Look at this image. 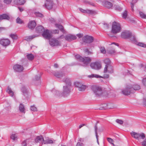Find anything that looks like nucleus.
<instances>
[{
	"instance_id": "f257e3e1",
	"label": "nucleus",
	"mask_w": 146,
	"mask_h": 146,
	"mask_svg": "<svg viewBox=\"0 0 146 146\" xmlns=\"http://www.w3.org/2000/svg\"><path fill=\"white\" fill-rule=\"evenodd\" d=\"M64 82L66 85L63 86V92L62 94L64 96H66L70 94V86L71 83L70 80L68 78H66L64 80Z\"/></svg>"
},
{
	"instance_id": "f03ea898",
	"label": "nucleus",
	"mask_w": 146,
	"mask_h": 146,
	"mask_svg": "<svg viewBox=\"0 0 146 146\" xmlns=\"http://www.w3.org/2000/svg\"><path fill=\"white\" fill-rule=\"evenodd\" d=\"M121 28L120 24L116 22L113 23L111 29V33L113 34H116L120 32Z\"/></svg>"
},
{
	"instance_id": "7ed1b4c3",
	"label": "nucleus",
	"mask_w": 146,
	"mask_h": 146,
	"mask_svg": "<svg viewBox=\"0 0 146 146\" xmlns=\"http://www.w3.org/2000/svg\"><path fill=\"white\" fill-rule=\"evenodd\" d=\"M91 89L97 96H101L103 93L102 89L100 87L93 85Z\"/></svg>"
},
{
	"instance_id": "20e7f679",
	"label": "nucleus",
	"mask_w": 146,
	"mask_h": 146,
	"mask_svg": "<svg viewBox=\"0 0 146 146\" xmlns=\"http://www.w3.org/2000/svg\"><path fill=\"white\" fill-rule=\"evenodd\" d=\"M75 57L77 59L83 62L84 66H86L91 61V60L89 58L87 57L83 58L79 55H76Z\"/></svg>"
},
{
	"instance_id": "39448f33",
	"label": "nucleus",
	"mask_w": 146,
	"mask_h": 146,
	"mask_svg": "<svg viewBox=\"0 0 146 146\" xmlns=\"http://www.w3.org/2000/svg\"><path fill=\"white\" fill-rule=\"evenodd\" d=\"M131 85H129L127 86L125 89H123L122 90V93L125 95H128L130 94L133 93V90L131 89Z\"/></svg>"
},
{
	"instance_id": "423d86ee",
	"label": "nucleus",
	"mask_w": 146,
	"mask_h": 146,
	"mask_svg": "<svg viewBox=\"0 0 146 146\" xmlns=\"http://www.w3.org/2000/svg\"><path fill=\"white\" fill-rule=\"evenodd\" d=\"M131 134L132 137L138 140H139L140 137L141 139H143L145 137V134L143 133L140 134L132 131L131 133Z\"/></svg>"
},
{
	"instance_id": "0eeeda50",
	"label": "nucleus",
	"mask_w": 146,
	"mask_h": 146,
	"mask_svg": "<svg viewBox=\"0 0 146 146\" xmlns=\"http://www.w3.org/2000/svg\"><path fill=\"white\" fill-rule=\"evenodd\" d=\"M49 43L52 46H61V43L58 40L55 38H52L50 39Z\"/></svg>"
},
{
	"instance_id": "6e6552de",
	"label": "nucleus",
	"mask_w": 146,
	"mask_h": 146,
	"mask_svg": "<svg viewBox=\"0 0 146 146\" xmlns=\"http://www.w3.org/2000/svg\"><path fill=\"white\" fill-rule=\"evenodd\" d=\"M74 85L76 87L78 88V90L80 91H83L86 88V86L79 82H76L74 83Z\"/></svg>"
},
{
	"instance_id": "1a4fd4ad",
	"label": "nucleus",
	"mask_w": 146,
	"mask_h": 146,
	"mask_svg": "<svg viewBox=\"0 0 146 146\" xmlns=\"http://www.w3.org/2000/svg\"><path fill=\"white\" fill-rule=\"evenodd\" d=\"M82 41L87 43H90L92 42L94 40V38L91 36L86 35L82 38Z\"/></svg>"
},
{
	"instance_id": "9d476101",
	"label": "nucleus",
	"mask_w": 146,
	"mask_h": 146,
	"mask_svg": "<svg viewBox=\"0 0 146 146\" xmlns=\"http://www.w3.org/2000/svg\"><path fill=\"white\" fill-rule=\"evenodd\" d=\"M53 1L52 0H46L44 6L48 9H50L53 7Z\"/></svg>"
},
{
	"instance_id": "9b49d317",
	"label": "nucleus",
	"mask_w": 146,
	"mask_h": 146,
	"mask_svg": "<svg viewBox=\"0 0 146 146\" xmlns=\"http://www.w3.org/2000/svg\"><path fill=\"white\" fill-rule=\"evenodd\" d=\"M11 41L8 39L3 38L0 40V44L3 46L6 47L10 44Z\"/></svg>"
},
{
	"instance_id": "f8f14e48",
	"label": "nucleus",
	"mask_w": 146,
	"mask_h": 146,
	"mask_svg": "<svg viewBox=\"0 0 146 146\" xmlns=\"http://www.w3.org/2000/svg\"><path fill=\"white\" fill-rule=\"evenodd\" d=\"M131 33L129 31H125L121 33V37L124 38H128L131 35Z\"/></svg>"
},
{
	"instance_id": "ddd939ff",
	"label": "nucleus",
	"mask_w": 146,
	"mask_h": 146,
	"mask_svg": "<svg viewBox=\"0 0 146 146\" xmlns=\"http://www.w3.org/2000/svg\"><path fill=\"white\" fill-rule=\"evenodd\" d=\"M13 68L15 72H21L24 70L23 67L22 66L17 64L14 65Z\"/></svg>"
},
{
	"instance_id": "4468645a",
	"label": "nucleus",
	"mask_w": 146,
	"mask_h": 146,
	"mask_svg": "<svg viewBox=\"0 0 146 146\" xmlns=\"http://www.w3.org/2000/svg\"><path fill=\"white\" fill-rule=\"evenodd\" d=\"M90 66L92 68L96 70H99L101 68L100 63L98 62L92 63Z\"/></svg>"
},
{
	"instance_id": "2eb2a0df",
	"label": "nucleus",
	"mask_w": 146,
	"mask_h": 146,
	"mask_svg": "<svg viewBox=\"0 0 146 146\" xmlns=\"http://www.w3.org/2000/svg\"><path fill=\"white\" fill-rule=\"evenodd\" d=\"M76 38V36L74 35L68 34L65 36V39L68 41H71Z\"/></svg>"
},
{
	"instance_id": "dca6fc26",
	"label": "nucleus",
	"mask_w": 146,
	"mask_h": 146,
	"mask_svg": "<svg viewBox=\"0 0 146 146\" xmlns=\"http://www.w3.org/2000/svg\"><path fill=\"white\" fill-rule=\"evenodd\" d=\"M104 72H108L111 74L113 73V67L110 65H106L104 68Z\"/></svg>"
},
{
	"instance_id": "f3484780",
	"label": "nucleus",
	"mask_w": 146,
	"mask_h": 146,
	"mask_svg": "<svg viewBox=\"0 0 146 146\" xmlns=\"http://www.w3.org/2000/svg\"><path fill=\"white\" fill-rule=\"evenodd\" d=\"M79 9L81 12L84 13H87L91 15L96 14V13L95 11L93 10L89 9L84 10L81 8H79Z\"/></svg>"
},
{
	"instance_id": "a211bd4d",
	"label": "nucleus",
	"mask_w": 146,
	"mask_h": 146,
	"mask_svg": "<svg viewBox=\"0 0 146 146\" xmlns=\"http://www.w3.org/2000/svg\"><path fill=\"white\" fill-rule=\"evenodd\" d=\"M42 35L44 37L47 39H49L52 37L51 34L47 29L46 31L44 30L42 34Z\"/></svg>"
},
{
	"instance_id": "6ab92c4d",
	"label": "nucleus",
	"mask_w": 146,
	"mask_h": 146,
	"mask_svg": "<svg viewBox=\"0 0 146 146\" xmlns=\"http://www.w3.org/2000/svg\"><path fill=\"white\" fill-rule=\"evenodd\" d=\"M44 139L41 135L38 136L36 137L35 140V142L36 143H40L42 144L44 142Z\"/></svg>"
},
{
	"instance_id": "aec40b11",
	"label": "nucleus",
	"mask_w": 146,
	"mask_h": 146,
	"mask_svg": "<svg viewBox=\"0 0 146 146\" xmlns=\"http://www.w3.org/2000/svg\"><path fill=\"white\" fill-rule=\"evenodd\" d=\"M103 5L106 7L108 9L111 8L112 7V4L110 2L104 1L102 2Z\"/></svg>"
},
{
	"instance_id": "412c9836",
	"label": "nucleus",
	"mask_w": 146,
	"mask_h": 146,
	"mask_svg": "<svg viewBox=\"0 0 146 146\" xmlns=\"http://www.w3.org/2000/svg\"><path fill=\"white\" fill-rule=\"evenodd\" d=\"M36 25V24L35 21H31L28 23V26L29 29H32L35 27Z\"/></svg>"
},
{
	"instance_id": "4be33fe9",
	"label": "nucleus",
	"mask_w": 146,
	"mask_h": 146,
	"mask_svg": "<svg viewBox=\"0 0 146 146\" xmlns=\"http://www.w3.org/2000/svg\"><path fill=\"white\" fill-rule=\"evenodd\" d=\"M131 85V89H132L133 90V93H134L135 91L139 90L141 89L140 85L137 84H136L133 85Z\"/></svg>"
},
{
	"instance_id": "5701e85b",
	"label": "nucleus",
	"mask_w": 146,
	"mask_h": 146,
	"mask_svg": "<svg viewBox=\"0 0 146 146\" xmlns=\"http://www.w3.org/2000/svg\"><path fill=\"white\" fill-rule=\"evenodd\" d=\"M107 53L110 54H114L116 53L115 48L114 47H111L108 48L107 50Z\"/></svg>"
},
{
	"instance_id": "b1692460",
	"label": "nucleus",
	"mask_w": 146,
	"mask_h": 146,
	"mask_svg": "<svg viewBox=\"0 0 146 146\" xmlns=\"http://www.w3.org/2000/svg\"><path fill=\"white\" fill-rule=\"evenodd\" d=\"M98 123V121H97L96 124V125L94 127L95 128V135L97 139V141L98 144L99 145V143L98 141V134L97 131H98V127L97 126V124Z\"/></svg>"
},
{
	"instance_id": "393cba45",
	"label": "nucleus",
	"mask_w": 146,
	"mask_h": 146,
	"mask_svg": "<svg viewBox=\"0 0 146 146\" xmlns=\"http://www.w3.org/2000/svg\"><path fill=\"white\" fill-rule=\"evenodd\" d=\"M44 28L42 26H37L36 28V31L37 33H42L44 31Z\"/></svg>"
},
{
	"instance_id": "a878e982",
	"label": "nucleus",
	"mask_w": 146,
	"mask_h": 146,
	"mask_svg": "<svg viewBox=\"0 0 146 146\" xmlns=\"http://www.w3.org/2000/svg\"><path fill=\"white\" fill-rule=\"evenodd\" d=\"M14 1L15 4L20 5H23L25 2L24 0H14Z\"/></svg>"
},
{
	"instance_id": "bb28decb",
	"label": "nucleus",
	"mask_w": 146,
	"mask_h": 146,
	"mask_svg": "<svg viewBox=\"0 0 146 146\" xmlns=\"http://www.w3.org/2000/svg\"><path fill=\"white\" fill-rule=\"evenodd\" d=\"M10 17L9 15L6 14H3L0 15V20L7 19L9 20Z\"/></svg>"
},
{
	"instance_id": "cd10ccee",
	"label": "nucleus",
	"mask_w": 146,
	"mask_h": 146,
	"mask_svg": "<svg viewBox=\"0 0 146 146\" xmlns=\"http://www.w3.org/2000/svg\"><path fill=\"white\" fill-rule=\"evenodd\" d=\"M19 109L20 111L21 112L25 113V108L24 105L22 104H20L19 106Z\"/></svg>"
},
{
	"instance_id": "c85d7f7f",
	"label": "nucleus",
	"mask_w": 146,
	"mask_h": 146,
	"mask_svg": "<svg viewBox=\"0 0 146 146\" xmlns=\"http://www.w3.org/2000/svg\"><path fill=\"white\" fill-rule=\"evenodd\" d=\"M88 77L90 78H103V77L96 74H92L90 75H88Z\"/></svg>"
},
{
	"instance_id": "c756f323",
	"label": "nucleus",
	"mask_w": 146,
	"mask_h": 146,
	"mask_svg": "<svg viewBox=\"0 0 146 146\" xmlns=\"http://www.w3.org/2000/svg\"><path fill=\"white\" fill-rule=\"evenodd\" d=\"M53 73L54 75L56 77L58 78H60L62 77L63 76V74L62 73H59L58 72H53Z\"/></svg>"
},
{
	"instance_id": "7c9ffc66",
	"label": "nucleus",
	"mask_w": 146,
	"mask_h": 146,
	"mask_svg": "<svg viewBox=\"0 0 146 146\" xmlns=\"http://www.w3.org/2000/svg\"><path fill=\"white\" fill-rule=\"evenodd\" d=\"M6 91L11 96H13V92L9 87H8Z\"/></svg>"
},
{
	"instance_id": "2f4dec72",
	"label": "nucleus",
	"mask_w": 146,
	"mask_h": 146,
	"mask_svg": "<svg viewBox=\"0 0 146 146\" xmlns=\"http://www.w3.org/2000/svg\"><path fill=\"white\" fill-rule=\"evenodd\" d=\"M131 41L133 43H136V40L135 38V37L134 35H132L131 34V35L129 38Z\"/></svg>"
},
{
	"instance_id": "473e14b6",
	"label": "nucleus",
	"mask_w": 146,
	"mask_h": 146,
	"mask_svg": "<svg viewBox=\"0 0 146 146\" xmlns=\"http://www.w3.org/2000/svg\"><path fill=\"white\" fill-rule=\"evenodd\" d=\"M27 59L30 60H33L34 58V55L31 53L27 54Z\"/></svg>"
},
{
	"instance_id": "72a5a7b5",
	"label": "nucleus",
	"mask_w": 146,
	"mask_h": 146,
	"mask_svg": "<svg viewBox=\"0 0 146 146\" xmlns=\"http://www.w3.org/2000/svg\"><path fill=\"white\" fill-rule=\"evenodd\" d=\"M36 37V36L35 35H33L32 36H27L25 37V40L27 41H29L32 40L33 38L35 37Z\"/></svg>"
},
{
	"instance_id": "f704fd0d",
	"label": "nucleus",
	"mask_w": 146,
	"mask_h": 146,
	"mask_svg": "<svg viewBox=\"0 0 146 146\" xmlns=\"http://www.w3.org/2000/svg\"><path fill=\"white\" fill-rule=\"evenodd\" d=\"M55 26L57 28H58L60 31H62V32H64V28L61 25L56 24H55Z\"/></svg>"
},
{
	"instance_id": "c9c22d12",
	"label": "nucleus",
	"mask_w": 146,
	"mask_h": 146,
	"mask_svg": "<svg viewBox=\"0 0 146 146\" xmlns=\"http://www.w3.org/2000/svg\"><path fill=\"white\" fill-rule=\"evenodd\" d=\"M11 138L13 141H15L17 139V134H12L11 136Z\"/></svg>"
},
{
	"instance_id": "e433bc0d",
	"label": "nucleus",
	"mask_w": 146,
	"mask_h": 146,
	"mask_svg": "<svg viewBox=\"0 0 146 146\" xmlns=\"http://www.w3.org/2000/svg\"><path fill=\"white\" fill-rule=\"evenodd\" d=\"M52 92L54 95L59 96L60 94V93L59 91L54 89H53L52 91Z\"/></svg>"
},
{
	"instance_id": "4c0bfd02",
	"label": "nucleus",
	"mask_w": 146,
	"mask_h": 146,
	"mask_svg": "<svg viewBox=\"0 0 146 146\" xmlns=\"http://www.w3.org/2000/svg\"><path fill=\"white\" fill-rule=\"evenodd\" d=\"M122 17L124 19H126L127 16V12L126 10H125L122 14Z\"/></svg>"
},
{
	"instance_id": "58836bf2",
	"label": "nucleus",
	"mask_w": 146,
	"mask_h": 146,
	"mask_svg": "<svg viewBox=\"0 0 146 146\" xmlns=\"http://www.w3.org/2000/svg\"><path fill=\"white\" fill-rule=\"evenodd\" d=\"M138 0H133L131 3V7L132 11H133L134 10L133 8L134 4L137 2Z\"/></svg>"
},
{
	"instance_id": "ea45409f",
	"label": "nucleus",
	"mask_w": 146,
	"mask_h": 146,
	"mask_svg": "<svg viewBox=\"0 0 146 146\" xmlns=\"http://www.w3.org/2000/svg\"><path fill=\"white\" fill-rule=\"evenodd\" d=\"M35 14L36 17H43V15L39 12H35Z\"/></svg>"
},
{
	"instance_id": "a19ab883",
	"label": "nucleus",
	"mask_w": 146,
	"mask_h": 146,
	"mask_svg": "<svg viewBox=\"0 0 146 146\" xmlns=\"http://www.w3.org/2000/svg\"><path fill=\"white\" fill-rule=\"evenodd\" d=\"M104 62L106 65H110V61L109 58H106L104 60Z\"/></svg>"
},
{
	"instance_id": "79ce46f5",
	"label": "nucleus",
	"mask_w": 146,
	"mask_h": 146,
	"mask_svg": "<svg viewBox=\"0 0 146 146\" xmlns=\"http://www.w3.org/2000/svg\"><path fill=\"white\" fill-rule=\"evenodd\" d=\"M21 90L22 92L24 94V95H25V94H26L27 93V90L25 88V87L24 86H23L21 89Z\"/></svg>"
},
{
	"instance_id": "37998d69",
	"label": "nucleus",
	"mask_w": 146,
	"mask_h": 146,
	"mask_svg": "<svg viewBox=\"0 0 146 146\" xmlns=\"http://www.w3.org/2000/svg\"><path fill=\"white\" fill-rule=\"evenodd\" d=\"M100 50L101 53L103 54H105L106 50L105 48L103 47H100Z\"/></svg>"
},
{
	"instance_id": "c03bdc74",
	"label": "nucleus",
	"mask_w": 146,
	"mask_h": 146,
	"mask_svg": "<svg viewBox=\"0 0 146 146\" xmlns=\"http://www.w3.org/2000/svg\"><path fill=\"white\" fill-rule=\"evenodd\" d=\"M139 14L140 16L142 18L146 19V15H145L143 13L140 12Z\"/></svg>"
},
{
	"instance_id": "a18cd8bd",
	"label": "nucleus",
	"mask_w": 146,
	"mask_h": 146,
	"mask_svg": "<svg viewBox=\"0 0 146 146\" xmlns=\"http://www.w3.org/2000/svg\"><path fill=\"white\" fill-rule=\"evenodd\" d=\"M16 21L17 23L22 24L23 23V21L19 17L17 18Z\"/></svg>"
},
{
	"instance_id": "49530a36",
	"label": "nucleus",
	"mask_w": 146,
	"mask_h": 146,
	"mask_svg": "<svg viewBox=\"0 0 146 146\" xmlns=\"http://www.w3.org/2000/svg\"><path fill=\"white\" fill-rule=\"evenodd\" d=\"M114 8L115 10H118V11H120L122 10V8L118 6H114Z\"/></svg>"
},
{
	"instance_id": "de8ad7c7",
	"label": "nucleus",
	"mask_w": 146,
	"mask_h": 146,
	"mask_svg": "<svg viewBox=\"0 0 146 146\" xmlns=\"http://www.w3.org/2000/svg\"><path fill=\"white\" fill-rule=\"evenodd\" d=\"M10 36L13 39H16L17 38L16 35L14 34H11L10 35Z\"/></svg>"
},
{
	"instance_id": "09e8293b",
	"label": "nucleus",
	"mask_w": 146,
	"mask_h": 146,
	"mask_svg": "<svg viewBox=\"0 0 146 146\" xmlns=\"http://www.w3.org/2000/svg\"><path fill=\"white\" fill-rule=\"evenodd\" d=\"M107 140L110 143L112 144L113 146H115V145L113 143H112L113 142V140L110 138H107Z\"/></svg>"
},
{
	"instance_id": "8fccbe9b",
	"label": "nucleus",
	"mask_w": 146,
	"mask_h": 146,
	"mask_svg": "<svg viewBox=\"0 0 146 146\" xmlns=\"http://www.w3.org/2000/svg\"><path fill=\"white\" fill-rule=\"evenodd\" d=\"M137 45L141 47H145L146 46V45L142 42H138Z\"/></svg>"
},
{
	"instance_id": "3c124183",
	"label": "nucleus",
	"mask_w": 146,
	"mask_h": 146,
	"mask_svg": "<svg viewBox=\"0 0 146 146\" xmlns=\"http://www.w3.org/2000/svg\"><path fill=\"white\" fill-rule=\"evenodd\" d=\"M31 109L32 111H37V108L34 106H31Z\"/></svg>"
},
{
	"instance_id": "603ef678",
	"label": "nucleus",
	"mask_w": 146,
	"mask_h": 146,
	"mask_svg": "<svg viewBox=\"0 0 146 146\" xmlns=\"http://www.w3.org/2000/svg\"><path fill=\"white\" fill-rule=\"evenodd\" d=\"M115 121L116 122L121 125L123 123V121L121 119H117Z\"/></svg>"
},
{
	"instance_id": "864d4df0",
	"label": "nucleus",
	"mask_w": 146,
	"mask_h": 146,
	"mask_svg": "<svg viewBox=\"0 0 146 146\" xmlns=\"http://www.w3.org/2000/svg\"><path fill=\"white\" fill-rule=\"evenodd\" d=\"M12 2V0H4V3L7 4H9L11 3Z\"/></svg>"
},
{
	"instance_id": "5fc2aeb1",
	"label": "nucleus",
	"mask_w": 146,
	"mask_h": 146,
	"mask_svg": "<svg viewBox=\"0 0 146 146\" xmlns=\"http://www.w3.org/2000/svg\"><path fill=\"white\" fill-rule=\"evenodd\" d=\"M143 85L146 87V78H143L142 81Z\"/></svg>"
},
{
	"instance_id": "6e6d98bb",
	"label": "nucleus",
	"mask_w": 146,
	"mask_h": 146,
	"mask_svg": "<svg viewBox=\"0 0 146 146\" xmlns=\"http://www.w3.org/2000/svg\"><path fill=\"white\" fill-rule=\"evenodd\" d=\"M40 78V75H36L35 76L34 80L38 81Z\"/></svg>"
},
{
	"instance_id": "4d7b16f0",
	"label": "nucleus",
	"mask_w": 146,
	"mask_h": 146,
	"mask_svg": "<svg viewBox=\"0 0 146 146\" xmlns=\"http://www.w3.org/2000/svg\"><path fill=\"white\" fill-rule=\"evenodd\" d=\"M141 143L143 146H146V138Z\"/></svg>"
},
{
	"instance_id": "13d9d810",
	"label": "nucleus",
	"mask_w": 146,
	"mask_h": 146,
	"mask_svg": "<svg viewBox=\"0 0 146 146\" xmlns=\"http://www.w3.org/2000/svg\"><path fill=\"white\" fill-rule=\"evenodd\" d=\"M46 142L47 143H53V141L51 139H48L46 140Z\"/></svg>"
},
{
	"instance_id": "bf43d9fd",
	"label": "nucleus",
	"mask_w": 146,
	"mask_h": 146,
	"mask_svg": "<svg viewBox=\"0 0 146 146\" xmlns=\"http://www.w3.org/2000/svg\"><path fill=\"white\" fill-rule=\"evenodd\" d=\"M27 140L24 141L22 143V146H27Z\"/></svg>"
},
{
	"instance_id": "052dcab7",
	"label": "nucleus",
	"mask_w": 146,
	"mask_h": 146,
	"mask_svg": "<svg viewBox=\"0 0 146 146\" xmlns=\"http://www.w3.org/2000/svg\"><path fill=\"white\" fill-rule=\"evenodd\" d=\"M76 36L79 38H80L82 37L83 36L82 34H77Z\"/></svg>"
},
{
	"instance_id": "680f3d73",
	"label": "nucleus",
	"mask_w": 146,
	"mask_h": 146,
	"mask_svg": "<svg viewBox=\"0 0 146 146\" xmlns=\"http://www.w3.org/2000/svg\"><path fill=\"white\" fill-rule=\"evenodd\" d=\"M84 51L85 52L88 53V54H90L91 53L88 50V49L87 48H86V49H84Z\"/></svg>"
},
{
	"instance_id": "e2e57ef3",
	"label": "nucleus",
	"mask_w": 146,
	"mask_h": 146,
	"mask_svg": "<svg viewBox=\"0 0 146 146\" xmlns=\"http://www.w3.org/2000/svg\"><path fill=\"white\" fill-rule=\"evenodd\" d=\"M52 32L54 33H58L59 32V30H53L52 31Z\"/></svg>"
},
{
	"instance_id": "0e129e2a",
	"label": "nucleus",
	"mask_w": 146,
	"mask_h": 146,
	"mask_svg": "<svg viewBox=\"0 0 146 146\" xmlns=\"http://www.w3.org/2000/svg\"><path fill=\"white\" fill-rule=\"evenodd\" d=\"M104 77L105 78H108L109 77V75L108 74H105L104 75Z\"/></svg>"
},
{
	"instance_id": "69168bd1",
	"label": "nucleus",
	"mask_w": 146,
	"mask_h": 146,
	"mask_svg": "<svg viewBox=\"0 0 146 146\" xmlns=\"http://www.w3.org/2000/svg\"><path fill=\"white\" fill-rule=\"evenodd\" d=\"M50 21L52 23H54L55 22V20L53 18H51L50 19Z\"/></svg>"
},
{
	"instance_id": "338daca9",
	"label": "nucleus",
	"mask_w": 146,
	"mask_h": 146,
	"mask_svg": "<svg viewBox=\"0 0 146 146\" xmlns=\"http://www.w3.org/2000/svg\"><path fill=\"white\" fill-rule=\"evenodd\" d=\"M18 9H19V11L21 12H22L24 10V9L22 8H21V7H18Z\"/></svg>"
},
{
	"instance_id": "774afa93",
	"label": "nucleus",
	"mask_w": 146,
	"mask_h": 146,
	"mask_svg": "<svg viewBox=\"0 0 146 146\" xmlns=\"http://www.w3.org/2000/svg\"><path fill=\"white\" fill-rule=\"evenodd\" d=\"M76 146H82L81 145L80 143V142H78Z\"/></svg>"
}]
</instances>
